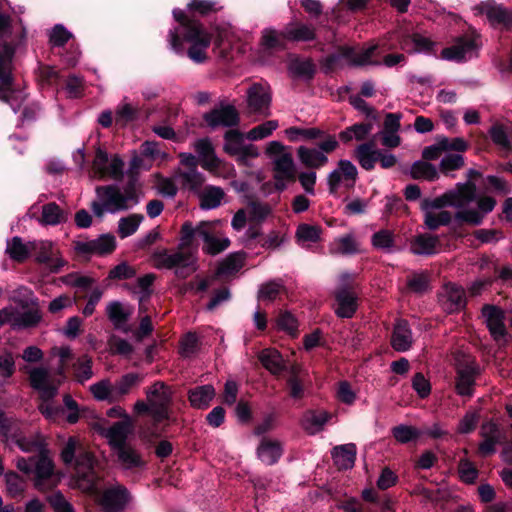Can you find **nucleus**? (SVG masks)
Listing matches in <instances>:
<instances>
[{
  "instance_id": "1",
  "label": "nucleus",
  "mask_w": 512,
  "mask_h": 512,
  "mask_svg": "<svg viewBox=\"0 0 512 512\" xmlns=\"http://www.w3.org/2000/svg\"><path fill=\"white\" fill-rule=\"evenodd\" d=\"M62 460L76 471L77 486L94 496L105 512H122L132 497L126 487L114 484L102 489L96 473L97 462L89 450H62Z\"/></svg>"
},
{
  "instance_id": "2",
  "label": "nucleus",
  "mask_w": 512,
  "mask_h": 512,
  "mask_svg": "<svg viewBox=\"0 0 512 512\" xmlns=\"http://www.w3.org/2000/svg\"><path fill=\"white\" fill-rule=\"evenodd\" d=\"M198 245H193L191 222L183 223L178 246L173 251L162 250L153 255L157 268L173 269L180 278H186L197 270Z\"/></svg>"
},
{
  "instance_id": "3",
  "label": "nucleus",
  "mask_w": 512,
  "mask_h": 512,
  "mask_svg": "<svg viewBox=\"0 0 512 512\" xmlns=\"http://www.w3.org/2000/svg\"><path fill=\"white\" fill-rule=\"evenodd\" d=\"M99 201L91 204L94 215L102 218L106 212L115 214L136 206L140 201V191L133 183L121 189L116 185L97 186L95 189Z\"/></svg>"
},
{
  "instance_id": "4",
  "label": "nucleus",
  "mask_w": 512,
  "mask_h": 512,
  "mask_svg": "<svg viewBox=\"0 0 512 512\" xmlns=\"http://www.w3.org/2000/svg\"><path fill=\"white\" fill-rule=\"evenodd\" d=\"M16 466L24 473L34 475V485L39 491H49L59 483V477L54 473V465L46 450H40L39 454L28 459H18Z\"/></svg>"
},
{
  "instance_id": "5",
  "label": "nucleus",
  "mask_w": 512,
  "mask_h": 512,
  "mask_svg": "<svg viewBox=\"0 0 512 512\" xmlns=\"http://www.w3.org/2000/svg\"><path fill=\"white\" fill-rule=\"evenodd\" d=\"M376 44L367 48L356 49L349 46H343L334 54L329 55L326 60L327 70L343 68L344 66H377L380 63L373 60V55L377 50Z\"/></svg>"
},
{
  "instance_id": "6",
  "label": "nucleus",
  "mask_w": 512,
  "mask_h": 512,
  "mask_svg": "<svg viewBox=\"0 0 512 512\" xmlns=\"http://www.w3.org/2000/svg\"><path fill=\"white\" fill-rule=\"evenodd\" d=\"M476 186L473 182L459 183L450 190L434 199H423L421 208L424 212H433L446 206L463 208L475 199Z\"/></svg>"
},
{
  "instance_id": "7",
  "label": "nucleus",
  "mask_w": 512,
  "mask_h": 512,
  "mask_svg": "<svg viewBox=\"0 0 512 512\" xmlns=\"http://www.w3.org/2000/svg\"><path fill=\"white\" fill-rule=\"evenodd\" d=\"M221 223V220L201 221L196 226L191 223L193 245H198L196 241L198 236L204 241L202 247L204 253L214 256L226 250L230 246V240L216 230Z\"/></svg>"
},
{
  "instance_id": "8",
  "label": "nucleus",
  "mask_w": 512,
  "mask_h": 512,
  "mask_svg": "<svg viewBox=\"0 0 512 512\" xmlns=\"http://www.w3.org/2000/svg\"><path fill=\"white\" fill-rule=\"evenodd\" d=\"M123 169L124 162L117 154H109L100 147L96 149L91 171L93 178L120 180Z\"/></svg>"
},
{
  "instance_id": "9",
  "label": "nucleus",
  "mask_w": 512,
  "mask_h": 512,
  "mask_svg": "<svg viewBox=\"0 0 512 512\" xmlns=\"http://www.w3.org/2000/svg\"><path fill=\"white\" fill-rule=\"evenodd\" d=\"M146 398L152 407V418L156 423L169 419L172 391L163 382H156L146 390Z\"/></svg>"
},
{
  "instance_id": "10",
  "label": "nucleus",
  "mask_w": 512,
  "mask_h": 512,
  "mask_svg": "<svg viewBox=\"0 0 512 512\" xmlns=\"http://www.w3.org/2000/svg\"><path fill=\"white\" fill-rule=\"evenodd\" d=\"M245 136L238 130H228L225 133L224 151L231 156L236 157L240 164H247V161L259 156L258 148L250 143H246Z\"/></svg>"
},
{
  "instance_id": "11",
  "label": "nucleus",
  "mask_w": 512,
  "mask_h": 512,
  "mask_svg": "<svg viewBox=\"0 0 512 512\" xmlns=\"http://www.w3.org/2000/svg\"><path fill=\"white\" fill-rule=\"evenodd\" d=\"M353 278L345 273L340 278V285L335 291L337 307L335 313L341 318H350L357 309V296L353 290Z\"/></svg>"
},
{
  "instance_id": "12",
  "label": "nucleus",
  "mask_w": 512,
  "mask_h": 512,
  "mask_svg": "<svg viewBox=\"0 0 512 512\" xmlns=\"http://www.w3.org/2000/svg\"><path fill=\"white\" fill-rule=\"evenodd\" d=\"M479 373V367L470 356H464L457 363V377L455 388L461 396H471L475 384V377Z\"/></svg>"
},
{
  "instance_id": "13",
  "label": "nucleus",
  "mask_w": 512,
  "mask_h": 512,
  "mask_svg": "<svg viewBox=\"0 0 512 512\" xmlns=\"http://www.w3.org/2000/svg\"><path fill=\"white\" fill-rule=\"evenodd\" d=\"M32 251L35 252V260L45 264L51 272H58L66 264L60 251L51 241H32Z\"/></svg>"
},
{
  "instance_id": "14",
  "label": "nucleus",
  "mask_w": 512,
  "mask_h": 512,
  "mask_svg": "<svg viewBox=\"0 0 512 512\" xmlns=\"http://www.w3.org/2000/svg\"><path fill=\"white\" fill-rule=\"evenodd\" d=\"M480 46L476 36H464L458 38L450 47L442 50L441 56L445 60L462 61L476 56Z\"/></svg>"
},
{
  "instance_id": "15",
  "label": "nucleus",
  "mask_w": 512,
  "mask_h": 512,
  "mask_svg": "<svg viewBox=\"0 0 512 512\" xmlns=\"http://www.w3.org/2000/svg\"><path fill=\"white\" fill-rule=\"evenodd\" d=\"M358 171L356 166L349 160H340L338 167L329 173L327 182L330 193H336L343 185L352 188L356 182Z\"/></svg>"
},
{
  "instance_id": "16",
  "label": "nucleus",
  "mask_w": 512,
  "mask_h": 512,
  "mask_svg": "<svg viewBox=\"0 0 512 512\" xmlns=\"http://www.w3.org/2000/svg\"><path fill=\"white\" fill-rule=\"evenodd\" d=\"M28 374L31 386L40 393L43 400H50L57 394L60 381H52L47 368L35 367L30 369Z\"/></svg>"
},
{
  "instance_id": "17",
  "label": "nucleus",
  "mask_w": 512,
  "mask_h": 512,
  "mask_svg": "<svg viewBox=\"0 0 512 512\" xmlns=\"http://www.w3.org/2000/svg\"><path fill=\"white\" fill-rule=\"evenodd\" d=\"M115 247V237L110 234L101 235L97 239L80 240L74 243L75 251L84 256L109 254L114 251Z\"/></svg>"
},
{
  "instance_id": "18",
  "label": "nucleus",
  "mask_w": 512,
  "mask_h": 512,
  "mask_svg": "<svg viewBox=\"0 0 512 512\" xmlns=\"http://www.w3.org/2000/svg\"><path fill=\"white\" fill-rule=\"evenodd\" d=\"M271 95L267 88L260 84L252 85L247 91V105L252 113L268 117L270 112Z\"/></svg>"
},
{
  "instance_id": "19",
  "label": "nucleus",
  "mask_w": 512,
  "mask_h": 512,
  "mask_svg": "<svg viewBox=\"0 0 512 512\" xmlns=\"http://www.w3.org/2000/svg\"><path fill=\"white\" fill-rule=\"evenodd\" d=\"M205 122L212 128L219 126L231 127L239 123V113L232 105H224L207 112L203 116Z\"/></svg>"
},
{
  "instance_id": "20",
  "label": "nucleus",
  "mask_w": 512,
  "mask_h": 512,
  "mask_svg": "<svg viewBox=\"0 0 512 512\" xmlns=\"http://www.w3.org/2000/svg\"><path fill=\"white\" fill-rule=\"evenodd\" d=\"M478 210L474 209H461L459 210L455 217L457 220L467 222L472 225L481 224L484 215L491 212L495 205L496 201L494 198L490 196L480 197L477 201Z\"/></svg>"
},
{
  "instance_id": "21",
  "label": "nucleus",
  "mask_w": 512,
  "mask_h": 512,
  "mask_svg": "<svg viewBox=\"0 0 512 512\" xmlns=\"http://www.w3.org/2000/svg\"><path fill=\"white\" fill-rule=\"evenodd\" d=\"M487 327L496 341L504 340L506 327L504 325V313L493 305H485L482 309Z\"/></svg>"
},
{
  "instance_id": "22",
  "label": "nucleus",
  "mask_w": 512,
  "mask_h": 512,
  "mask_svg": "<svg viewBox=\"0 0 512 512\" xmlns=\"http://www.w3.org/2000/svg\"><path fill=\"white\" fill-rule=\"evenodd\" d=\"M193 148L198 154L199 162L202 168L207 171H216L221 164L216 156L214 147L208 138L198 139L193 143Z\"/></svg>"
},
{
  "instance_id": "23",
  "label": "nucleus",
  "mask_w": 512,
  "mask_h": 512,
  "mask_svg": "<svg viewBox=\"0 0 512 512\" xmlns=\"http://www.w3.org/2000/svg\"><path fill=\"white\" fill-rule=\"evenodd\" d=\"M135 425L132 418L125 421H118L103 431V436L108 443L117 448H122L128 436L134 431Z\"/></svg>"
},
{
  "instance_id": "24",
  "label": "nucleus",
  "mask_w": 512,
  "mask_h": 512,
  "mask_svg": "<svg viewBox=\"0 0 512 512\" xmlns=\"http://www.w3.org/2000/svg\"><path fill=\"white\" fill-rule=\"evenodd\" d=\"M492 24L509 26L512 24V11L494 2H484L477 8Z\"/></svg>"
},
{
  "instance_id": "25",
  "label": "nucleus",
  "mask_w": 512,
  "mask_h": 512,
  "mask_svg": "<svg viewBox=\"0 0 512 512\" xmlns=\"http://www.w3.org/2000/svg\"><path fill=\"white\" fill-rule=\"evenodd\" d=\"M441 304L449 313L460 310L465 305V293L461 287L453 284L445 286L440 298Z\"/></svg>"
},
{
  "instance_id": "26",
  "label": "nucleus",
  "mask_w": 512,
  "mask_h": 512,
  "mask_svg": "<svg viewBox=\"0 0 512 512\" xmlns=\"http://www.w3.org/2000/svg\"><path fill=\"white\" fill-rule=\"evenodd\" d=\"M199 206L203 210L218 208L225 199V192L218 186H206L198 191Z\"/></svg>"
},
{
  "instance_id": "27",
  "label": "nucleus",
  "mask_w": 512,
  "mask_h": 512,
  "mask_svg": "<svg viewBox=\"0 0 512 512\" xmlns=\"http://www.w3.org/2000/svg\"><path fill=\"white\" fill-rule=\"evenodd\" d=\"M297 156L301 164L310 169H319L328 163V157L318 148L299 146Z\"/></svg>"
},
{
  "instance_id": "28",
  "label": "nucleus",
  "mask_w": 512,
  "mask_h": 512,
  "mask_svg": "<svg viewBox=\"0 0 512 512\" xmlns=\"http://www.w3.org/2000/svg\"><path fill=\"white\" fill-rule=\"evenodd\" d=\"M143 381V376L138 373L122 375L114 385V399L116 402L123 400L130 392Z\"/></svg>"
},
{
  "instance_id": "29",
  "label": "nucleus",
  "mask_w": 512,
  "mask_h": 512,
  "mask_svg": "<svg viewBox=\"0 0 512 512\" xmlns=\"http://www.w3.org/2000/svg\"><path fill=\"white\" fill-rule=\"evenodd\" d=\"M392 347L400 352L407 351L412 345V333L408 323L400 320L396 323L391 338Z\"/></svg>"
},
{
  "instance_id": "30",
  "label": "nucleus",
  "mask_w": 512,
  "mask_h": 512,
  "mask_svg": "<svg viewBox=\"0 0 512 512\" xmlns=\"http://www.w3.org/2000/svg\"><path fill=\"white\" fill-rule=\"evenodd\" d=\"M68 214L60 208L55 202H50L42 206L41 216L38 218L42 225H58L67 221Z\"/></svg>"
},
{
  "instance_id": "31",
  "label": "nucleus",
  "mask_w": 512,
  "mask_h": 512,
  "mask_svg": "<svg viewBox=\"0 0 512 512\" xmlns=\"http://www.w3.org/2000/svg\"><path fill=\"white\" fill-rule=\"evenodd\" d=\"M133 313V307L120 301H111L106 306L109 320L116 326L126 323Z\"/></svg>"
},
{
  "instance_id": "32",
  "label": "nucleus",
  "mask_w": 512,
  "mask_h": 512,
  "mask_svg": "<svg viewBox=\"0 0 512 512\" xmlns=\"http://www.w3.org/2000/svg\"><path fill=\"white\" fill-rule=\"evenodd\" d=\"M6 253L17 262H24L32 252V241L25 243L22 238L15 236L7 241Z\"/></svg>"
},
{
  "instance_id": "33",
  "label": "nucleus",
  "mask_w": 512,
  "mask_h": 512,
  "mask_svg": "<svg viewBox=\"0 0 512 512\" xmlns=\"http://www.w3.org/2000/svg\"><path fill=\"white\" fill-rule=\"evenodd\" d=\"M329 418L324 410L308 411L302 418V426L309 434H315L323 429Z\"/></svg>"
},
{
  "instance_id": "34",
  "label": "nucleus",
  "mask_w": 512,
  "mask_h": 512,
  "mask_svg": "<svg viewBox=\"0 0 512 512\" xmlns=\"http://www.w3.org/2000/svg\"><path fill=\"white\" fill-rule=\"evenodd\" d=\"M285 28L288 41H311L316 36L315 28L312 25L291 22Z\"/></svg>"
},
{
  "instance_id": "35",
  "label": "nucleus",
  "mask_w": 512,
  "mask_h": 512,
  "mask_svg": "<svg viewBox=\"0 0 512 512\" xmlns=\"http://www.w3.org/2000/svg\"><path fill=\"white\" fill-rule=\"evenodd\" d=\"M215 394L212 385L198 386L189 391V401L194 408L203 409L208 407Z\"/></svg>"
},
{
  "instance_id": "36",
  "label": "nucleus",
  "mask_w": 512,
  "mask_h": 512,
  "mask_svg": "<svg viewBox=\"0 0 512 512\" xmlns=\"http://www.w3.org/2000/svg\"><path fill=\"white\" fill-rule=\"evenodd\" d=\"M380 151L374 149L373 143H366L359 145L355 151L354 156L365 170H372L376 161H378Z\"/></svg>"
},
{
  "instance_id": "37",
  "label": "nucleus",
  "mask_w": 512,
  "mask_h": 512,
  "mask_svg": "<svg viewBox=\"0 0 512 512\" xmlns=\"http://www.w3.org/2000/svg\"><path fill=\"white\" fill-rule=\"evenodd\" d=\"M262 365L272 374L278 375L284 370V361L281 354L275 349H264L259 354Z\"/></svg>"
},
{
  "instance_id": "38",
  "label": "nucleus",
  "mask_w": 512,
  "mask_h": 512,
  "mask_svg": "<svg viewBox=\"0 0 512 512\" xmlns=\"http://www.w3.org/2000/svg\"><path fill=\"white\" fill-rule=\"evenodd\" d=\"M176 180L186 189L199 191L205 181L204 176L197 169H189L188 171H177Z\"/></svg>"
},
{
  "instance_id": "39",
  "label": "nucleus",
  "mask_w": 512,
  "mask_h": 512,
  "mask_svg": "<svg viewBox=\"0 0 512 512\" xmlns=\"http://www.w3.org/2000/svg\"><path fill=\"white\" fill-rule=\"evenodd\" d=\"M439 240L436 236L423 234L414 238L411 251L417 255H430L436 252Z\"/></svg>"
},
{
  "instance_id": "40",
  "label": "nucleus",
  "mask_w": 512,
  "mask_h": 512,
  "mask_svg": "<svg viewBox=\"0 0 512 512\" xmlns=\"http://www.w3.org/2000/svg\"><path fill=\"white\" fill-rule=\"evenodd\" d=\"M433 45L429 38L420 34H413L400 42L401 48L409 53L428 52L432 49Z\"/></svg>"
},
{
  "instance_id": "41",
  "label": "nucleus",
  "mask_w": 512,
  "mask_h": 512,
  "mask_svg": "<svg viewBox=\"0 0 512 512\" xmlns=\"http://www.w3.org/2000/svg\"><path fill=\"white\" fill-rule=\"evenodd\" d=\"M288 37L286 28L284 31H277L273 28L264 29L261 37V44L266 49H283Z\"/></svg>"
},
{
  "instance_id": "42",
  "label": "nucleus",
  "mask_w": 512,
  "mask_h": 512,
  "mask_svg": "<svg viewBox=\"0 0 512 512\" xmlns=\"http://www.w3.org/2000/svg\"><path fill=\"white\" fill-rule=\"evenodd\" d=\"M89 391L98 401H107L108 403L116 402V399H114V385L108 378L92 384L89 387Z\"/></svg>"
},
{
  "instance_id": "43",
  "label": "nucleus",
  "mask_w": 512,
  "mask_h": 512,
  "mask_svg": "<svg viewBox=\"0 0 512 512\" xmlns=\"http://www.w3.org/2000/svg\"><path fill=\"white\" fill-rule=\"evenodd\" d=\"M274 171L278 178H295V164L292 154L290 152L282 154L280 157L273 161Z\"/></svg>"
},
{
  "instance_id": "44",
  "label": "nucleus",
  "mask_w": 512,
  "mask_h": 512,
  "mask_svg": "<svg viewBox=\"0 0 512 512\" xmlns=\"http://www.w3.org/2000/svg\"><path fill=\"white\" fill-rule=\"evenodd\" d=\"M41 319V315L37 308L32 307L30 310L18 314L13 309L12 319L10 323L14 328H27L36 325Z\"/></svg>"
},
{
  "instance_id": "45",
  "label": "nucleus",
  "mask_w": 512,
  "mask_h": 512,
  "mask_svg": "<svg viewBox=\"0 0 512 512\" xmlns=\"http://www.w3.org/2000/svg\"><path fill=\"white\" fill-rule=\"evenodd\" d=\"M139 114V107L129 103L124 99L116 108L115 122L121 126L128 124L137 119Z\"/></svg>"
},
{
  "instance_id": "46",
  "label": "nucleus",
  "mask_w": 512,
  "mask_h": 512,
  "mask_svg": "<svg viewBox=\"0 0 512 512\" xmlns=\"http://www.w3.org/2000/svg\"><path fill=\"white\" fill-rule=\"evenodd\" d=\"M373 125L371 123L354 124L347 127L339 133V138L343 142H350L353 139L361 141L371 132Z\"/></svg>"
},
{
  "instance_id": "47",
  "label": "nucleus",
  "mask_w": 512,
  "mask_h": 512,
  "mask_svg": "<svg viewBox=\"0 0 512 512\" xmlns=\"http://www.w3.org/2000/svg\"><path fill=\"white\" fill-rule=\"evenodd\" d=\"M60 280L63 284L78 288L81 291H88L89 289L93 288V285L96 283V280L93 277L78 272H73L62 276Z\"/></svg>"
},
{
  "instance_id": "48",
  "label": "nucleus",
  "mask_w": 512,
  "mask_h": 512,
  "mask_svg": "<svg viewBox=\"0 0 512 512\" xmlns=\"http://www.w3.org/2000/svg\"><path fill=\"white\" fill-rule=\"evenodd\" d=\"M286 136L292 142H297L300 140H314L317 138H322L325 133L319 128H300V127H290L285 130Z\"/></svg>"
},
{
  "instance_id": "49",
  "label": "nucleus",
  "mask_w": 512,
  "mask_h": 512,
  "mask_svg": "<svg viewBox=\"0 0 512 512\" xmlns=\"http://www.w3.org/2000/svg\"><path fill=\"white\" fill-rule=\"evenodd\" d=\"M410 176L413 179H425L428 181H434L438 179L439 174L434 165L423 161H416L411 166Z\"/></svg>"
},
{
  "instance_id": "50",
  "label": "nucleus",
  "mask_w": 512,
  "mask_h": 512,
  "mask_svg": "<svg viewBox=\"0 0 512 512\" xmlns=\"http://www.w3.org/2000/svg\"><path fill=\"white\" fill-rule=\"evenodd\" d=\"M358 250V243L351 234L335 239L331 246L332 254L350 255Z\"/></svg>"
},
{
  "instance_id": "51",
  "label": "nucleus",
  "mask_w": 512,
  "mask_h": 512,
  "mask_svg": "<svg viewBox=\"0 0 512 512\" xmlns=\"http://www.w3.org/2000/svg\"><path fill=\"white\" fill-rule=\"evenodd\" d=\"M144 217L142 214H130L127 217H122L118 222V234L121 238H126L132 234H134L140 224L142 223Z\"/></svg>"
},
{
  "instance_id": "52",
  "label": "nucleus",
  "mask_w": 512,
  "mask_h": 512,
  "mask_svg": "<svg viewBox=\"0 0 512 512\" xmlns=\"http://www.w3.org/2000/svg\"><path fill=\"white\" fill-rule=\"evenodd\" d=\"M481 435L483 442L479 448H493L497 444H501V433L497 425L491 421L485 422L481 427Z\"/></svg>"
},
{
  "instance_id": "53",
  "label": "nucleus",
  "mask_w": 512,
  "mask_h": 512,
  "mask_svg": "<svg viewBox=\"0 0 512 512\" xmlns=\"http://www.w3.org/2000/svg\"><path fill=\"white\" fill-rule=\"evenodd\" d=\"M183 38L191 45L200 43L202 39L212 38V34L198 21L197 23L188 24V29L183 32Z\"/></svg>"
},
{
  "instance_id": "54",
  "label": "nucleus",
  "mask_w": 512,
  "mask_h": 512,
  "mask_svg": "<svg viewBox=\"0 0 512 512\" xmlns=\"http://www.w3.org/2000/svg\"><path fill=\"white\" fill-rule=\"evenodd\" d=\"M244 265V256L233 253L226 257L220 264L217 273L219 275H231L238 272Z\"/></svg>"
},
{
  "instance_id": "55",
  "label": "nucleus",
  "mask_w": 512,
  "mask_h": 512,
  "mask_svg": "<svg viewBox=\"0 0 512 512\" xmlns=\"http://www.w3.org/2000/svg\"><path fill=\"white\" fill-rule=\"evenodd\" d=\"M279 124L277 120H268L260 125L255 126L246 134V138L250 141H258L269 137L277 128Z\"/></svg>"
},
{
  "instance_id": "56",
  "label": "nucleus",
  "mask_w": 512,
  "mask_h": 512,
  "mask_svg": "<svg viewBox=\"0 0 512 512\" xmlns=\"http://www.w3.org/2000/svg\"><path fill=\"white\" fill-rule=\"evenodd\" d=\"M420 428L408 425H399L393 428V436L400 444H407L421 438Z\"/></svg>"
},
{
  "instance_id": "57",
  "label": "nucleus",
  "mask_w": 512,
  "mask_h": 512,
  "mask_svg": "<svg viewBox=\"0 0 512 512\" xmlns=\"http://www.w3.org/2000/svg\"><path fill=\"white\" fill-rule=\"evenodd\" d=\"M211 41L212 38L202 39L200 43L191 44L187 51L189 58L195 63H204L205 61H207V50L211 44Z\"/></svg>"
},
{
  "instance_id": "58",
  "label": "nucleus",
  "mask_w": 512,
  "mask_h": 512,
  "mask_svg": "<svg viewBox=\"0 0 512 512\" xmlns=\"http://www.w3.org/2000/svg\"><path fill=\"white\" fill-rule=\"evenodd\" d=\"M73 367L75 370V377L80 383L89 380L93 376L92 360L87 355H83L78 358Z\"/></svg>"
},
{
  "instance_id": "59",
  "label": "nucleus",
  "mask_w": 512,
  "mask_h": 512,
  "mask_svg": "<svg viewBox=\"0 0 512 512\" xmlns=\"http://www.w3.org/2000/svg\"><path fill=\"white\" fill-rule=\"evenodd\" d=\"M321 229L315 225L301 224L296 231V237L301 243H315L320 239Z\"/></svg>"
},
{
  "instance_id": "60",
  "label": "nucleus",
  "mask_w": 512,
  "mask_h": 512,
  "mask_svg": "<svg viewBox=\"0 0 512 512\" xmlns=\"http://www.w3.org/2000/svg\"><path fill=\"white\" fill-rule=\"evenodd\" d=\"M6 491L11 497L21 496L26 483L18 474L9 472L5 474Z\"/></svg>"
},
{
  "instance_id": "61",
  "label": "nucleus",
  "mask_w": 512,
  "mask_h": 512,
  "mask_svg": "<svg viewBox=\"0 0 512 512\" xmlns=\"http://www.w3.org/2000/svg\"><path fill=\"white\" fill-rule=\"evenodd\" d=\"M464 157L461 154H446L440 161V172L449 175L450 172L458 170L464 166Z\"/></svg>"
},
{
  "instance_id": "62",
  "label": "nucleus",
  "mask_w": 512,
  "mask_h": 512,
  "mask_svg": "<svg viewBox=\"0 0 512 512\" xmlns=\"http://www.w3.org/2000/svg\"><path fill=\"white\" fill-rule=\"evenodd\" d=\"M221 8L219 2L213 0H191L188 3V9L200 15H208Z\"/></svg>"
},
{
  "instance_id": "63",
  "label": "nucleus",
  "mask_w": 512,
  "mask_h": 512,
  "mask_svg": "<svg viewBox=\"0 0 512 512\" xmlns=\"http://www.w3.org/2000/svg\"><path fill=\"white\" fill-rule=\"evenodd\" d=\"M115 452L119 464L125 469L138 467L142 464L141 457L136 450H115Z\"/></svg>"
},
{
  "instance_id": "64",
  "label": "nucleus",
  "mask_w": 512,
  "mask_h": 512,
  "mask_svg": "<svg viewBox=\"0 0 512 512\" xmlns=\"http://www.w3.org/2000/svg\"><path fill=\"white\" fill-rule=\"evenodd\" d=\"M355 457V450H332V458L339 469L352 468Z\"/></svg>"
}]
</instances>
